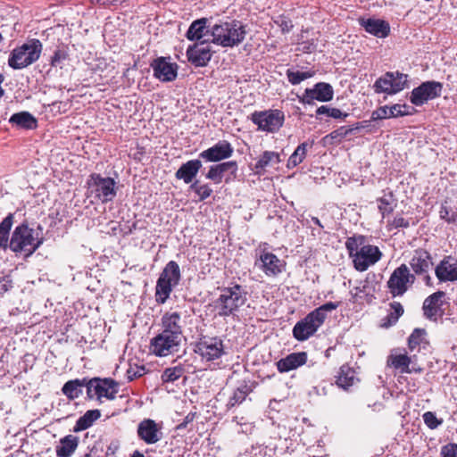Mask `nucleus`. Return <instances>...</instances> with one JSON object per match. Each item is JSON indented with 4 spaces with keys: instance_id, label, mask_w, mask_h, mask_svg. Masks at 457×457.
I'll use <instances>...</instances> for the list:
<instances>
[{
    "instance_id": "nucleus-7",
    "label": "nucleus",
    "mask_w": 457,
    "mask_h": 457,
    "mask_svg": "<svg viewBox=\"0 0 457 457\" xmlns=\"http://www.w3.org/2000/svg\"><path fill=\"white\" fill-rule=\"evenodd\" d=\"M268 243H261L255 249L254 267L268 278H276L286 270L287 262L269 251Z\"/></svg>"
},
{
    "instance_id": "nucleus-17",
    "label": "nucleus",
    "mask_w": 457,
    "mask_h": 457,
    "mask_svg": "<svg viewBox=\"0 0 457 457\" xmlns=\"http://www.w3.org/2000/svg\"><path fill=\"white\" fill-rule=\"evenodd\" d=\"M153 75L162 82H171L177 79L179 66L170 62V57H158L151 64Z\"/></svg>"
},
{
    "instance_id": "nucleus-33",
    "label": "nucleus",
    "mask_w": 457,
    "mask_h": 457,
    "mask_svg": "<svg viewBox=\"0 0 457 457\" xmlns=\"http://www.w3.org/2000/svg\"><path fill=\"white\" fill-rule=\"evenodd\" d=\"M337 385L344 390H348L351 386L359 382L355 370L348 365H343L340 368L337 377Z\"/></svg>"
},
{
    "instance_id": "nucleus-26",
    "label": "nucleus",
    "mask_w": 457,
    "mask_h": 457,
    "mask_svg": "<svg viewBox=\"0 0 457 457\" xmlns=\"http://www.w3.org/2000/svg\"><path fill=\"white\" fill-rule=\"evenodd\" d=\"M181 317L178 312L165 313L162 318V333L182 339Z\"/></svg>"
},
{
    "instance_id": "nucleus-25",
    "label": "nucleus",
    "mask_w": 457,
    "mask_h": 457,
    "mask_svg": "<svg viewBox=\"0 0 457 457\" xmlns=\"http://www.w3.org/2000/svg\"><path fill=\"white\" fill-rule=\"evenodd\" d=\"M410 265L415 274H427L433 265L432 257L428 251L417 249L414 251Z\"/></svg>"
},
{
    "instance_id": "nucleus-6",
    "label": "nucleus",
    "mask_w": 457,
    "mask_h": 457,
    "mask_svg": "<svg viewBox=\"0 0 457 457\" xmlns=\"http://www.w3.org/2000/svg\"><path fill=\"white\" fill-rule=\"evenodd\" d=\"M181 280V271L175 261H170L162 269L155 285L154 297L159 304H163L170 298L174 287Z\"/></svg>"
},
{
    "instance_id": "nucleus-59",
    "label": "nucleus",
    "mask_w": 457,
    "mask_h": 457,
    "mask_svg": "<svg viewBox=\"0 0 457 457\" xmlns=\"http://www.w3.org/2000/svg\"><path fill=\"white\" fill-rule=\"evenodd\" d=\"M370 121H371V120L357 122L355 125L352 126V129H354V131L358 130V129H369V128L370 126Z\"/></svg>"
},
{
    "instance_id": "nucleus-44",
    "label": "nucleus",
    "mask_w": 457,
    "mask_h": 457,
    "mask_svg": "<svg viewBox=\"0 0 457 457\" xmlns=\"http://www.w3.org/2000/svg\"><path fill=\"white\" fill-rule=\"evenodd\" d=\"M426 330L423 328H415L408 338V347L411 351L420 348L421 345H426Z\"/></svg>"
},
{
    "instance_id": "nucleus-39",
    "label": "nucleus",
    "mask_w": 457,
    "mask_h": 457,
    "mask_svg": "<svg viewBox=\"0 0 457 457\" xmlns=\"http://www.w3.org/2000/svg\"><path fill=\"white\" fill-rule=\"evenodd\" d=\"M403 314V307L399 302L390 303V310L386 316L381 320V327L388 328L396 324L399 318Z\"/></svg>"
},
{
    "instance_id": "nucleus-28",
    "label": "nucleus",
    "mask_w": 457,
    "mask_h": 457,
    "mask_svg": "<svg viewBox=\"0 0 457 457\" xmlns=\"http://www.w3.org/2000/svg\"><path fill=\"white\" fill-rule=\"evenodd\" d=\"M202 168V162L198 159H192L183 163L176 171L175 177L186 184L193 183V179Z\"/></svg>"
},
{
    "instance_id": "nucleus-12",
    "label": "nucleus",
    "mask_w": 457,
    "mask_h": 457,
    "mask_svg": "<svg viewBox=\"0 0 457 457\" xmlns=\"http://www.w3.org/2000/svg\"><path fill=\"white\" fill-rule=\"evenodd\" d=\"M194 351L205 361H215L225 354L223 341L219 337H201L195 343Z\"/></svg>"
},
{
    "instance_id": "nucleus-64",
    "label": "nucleus",
    "mask_w": 457,
    "mask_h": 457,
    "mask_svg": "<svg viewBox=\"0 0 457 457\" xmlns=\"http://www.w3.org/2000/svg\"><path fill=\"white\" fill-rule=\"evenodd\" d=\"M130 457H145L139 451H135Z\"/></svg>"
},
{
    "instance_id": "nucleus-53",
    "label": "nucleus",
    "mask_w": 457,
    "mask_h": 457,
    "mask_svg": "<svg viewBox=\"0 0 457 457\" xmlns=\"http://www.w3.org/2000/svg\"><path fill=\"white\" fill-rule=\"evenodd\" d=\"M440 218L445 220L448 223H453L457 219V214L452 213L450 215V210L445 204H442L440 207Z\"/></svg>"
},
{
    "instance_id": "nucleus-49",
    "label": "nucleus",
    "mask_w": 457,
    "mask_h": 457,
    "mask_svg": "<svg viewBox=\"0 0 457 457\" xmlns=\"http://www.w3.org/2000/svg\"><path fill=\"white\" fill-rule=\"evenodd\" d=\"M273 22L280 29L283 34L289 33L293 29L292 21L285 15H278L272 18Z\"/></svg>"
},
{
    "instance_id": "nucleus-55",
    "label": "nucleus",
    "mask_w": 457,
    "mask_h": 457,
    "mask_svg": "<svg viewBox=\"0 0 457 457\" xmlns=\"http://www.w3.org/2000/svg\"><path fill=\"white\" fill-rule=\"evenodd\" d=\"M196 413L190 411L184 418L183 421L176 426V430H184L187 428V425L195 419Z\"/></svg>"
},
{
    "instance_id": "nucleus-1",
    "label": "nucleus",
    "mask_w": 457,
    "mask_h": 457,
    "mask_svg": "<svg viewBox=\"0 0 457 457\" xmlns=\"http://www.w3.org/2000/svg\"><path fill=\"white\" fill-rule=\"evenodd\" d=\"M345 245L353 268L360 272L366 271L379 262L383 256L377 245L367 244V237L363 235L348 237Z\"/></svg>"
},
{
    "instance_id": "nucleus-47",
    "label": "nucleus",
    "mask_w": 457,
    "mask_h": 457,
    "mask_svg": "<svg viewBox=\"0 0 457 457\" xmlns=\"http://www.w3.org/2000/svg\"><path fill=\"white\" fill-rule=\"evenodd\" d=\"M353 131L354 129H352V126H342L327 135L325 139L329 138L331 141L341 142L342 139L352 134Z\"/></svg>"
},
{
    "instance_id": "nucleus-37",
    "label": "nucleus",
    "mask_w": 457,
    "mask_h": 457,
    "mask_svg": "<svg viewBox=\"0 0 457 457\" xmlns=\"http://www.w3.org/2000/svg\"><path fill=\"white\" fill-rule=\"evenodd\" d=\"M100 417L101 411L97 409L87 411L85 414L79 417L76 421L73 427V432L77 433L89 428Z\"/></svg>"
},
{
    "instance_id": "nucleus-4",
    "label": "nucleus",
    "mask_w": 457,
    "mask_h": 457,
    "mask_svg": "<svg viewBox=\"0 0 457 457\" xmlns=\"http://www.w3.org/2000/svg\"><path fill=\"white\" fill-rule=\"evenodd\" d=\"M246 33V26L240 21H220L212 28V43L223 47H234L244 41Z\"/></svg>"
},
{
    "instance_id": "nucleus-57",
    "label": "nucleus",
    "mask_w": 457,
    "mask_h": 457,
    "mask_svg": "<svg viewBox=\"0 0 457 457\" xmlns=\"http://www.w3.org/2000/svg\"><path fill=\"white\" fill-rule=\"evenodd\" d=\"M125 0H91L93 4L100 5V6H111V5H118L123 3Z\"/></svg>"
},
{
    "instance_id": "nucleus-31",
    "label": "nucleus",
    "mask_w": 457,
    "mask_h": 457,
    "mask_svg": "<svg viewBox=\"0 0 457 457\" xmlns=\"http://www.w3.org/2000/svg\"><path fill=\"white\" fill-rule=\"evenodd\" d=\"M378 209L380 212L382 219L391 214L397 205V199L390 189L383 191V195L377 199Z\"/></svg>"
},
{
    "instance_id": "nucleus-10",
    "label": "nucleus",
    "mask_w": 457,
    "mask_h": 457,
    "mask_svg": "<svg viewBox=\"0 0 457 457\" xmlns=\"http://www.w3.org/2000/svg\"><path fill=\"white\" fill-rule=\"evenodd\" d=\"M250 120L257 126V129L267 133L278 132L285 121V114L278 109L255 111L251 113Z\"/></svg>"
},
{
    "instance_id": "nucleus-22",
    "label": "nucleus",
    "mask_w": 457,
    "mask_h": 457,
    "mask_svg": "<svg viewBox=\"0 0 457 457\" xmlns=\"http://www.w3.org/2000/svg\"><path fill=\"white\" fill-rule=\"evenodd\" d=\"M188 62L195 67H204L211 61L212 53L204 42L188 46L186 52Z\"/></svg>"
},
{
    "instance_id": "nucleus-43",
    "label": "nucleus",
    "mask_w": 457,
    "mask_h": 457,
    "mask_svg": "<svg viewBox=\"0 0 457 457\" xmlns=\"http://www.w3.org/2000/svg\"><path fill=\"white\" fill-rule=\"evenodd\" d=\"M186 370L182 365L166 368L162 373V383H173L182 377H185Z\"/></svg>"
},
{
    "instance_id": "nucleus-21",
    "label": "nucleus",
    "mask_w": 457,
    "mask_h": 457,
    "mask_svg": "<svg viewBox=\"0 0 457 457\" xmlns=\"http://www.w3.org/2000/svg\"><path fill=\"white\" fill-rule=\"evenodd\" d=\"M137 436L147 445H154L162 438V426L154 420L145 419L137 426Z\"/></svg>"
},
{
    "instance_id": "nucleus-35",
    "label": "nucleus",
    "mask_w": 457,
    "mask_h": 457,
    "mask_svg": "<svg viewBox=\"0 0 457 457\" xmlns=\"http://www.w3.org/2000/svg\"><path fill=\"white\" fill-rule=\"evenodd\" d=\"M313 145L314 140L301 143L289 156L287 162V168L293 169L302 163L307 155L308 149L312 148Z\"/></svg>"
},
{
    "instance_id": "nucleus-32",
    "label": "nucleus",
    "mask_w": 457,
    "mask_h": 457,
    "mask_svg": "<svg viewBox=\"0 0 457 457\" xmlns=\"http://www.w3.org/2000/svg\"><path fill=\"white\" fill-rule=\"evenodd\" d=\"M253 392V386L246 381H243L228 398L226 407L230 410L243 403L246 397Z\"/></svg>"
},
{
    "instance_id": "nucleus-34",
    "label": "nucleus",
    "mask_w": 457,
    "mask_h": 457,
    "mask_svg": "<svg viewBox=\"0 0 457 457\" xmlns=\"http://www.w3.org/2000/svg\"><path fill=\"white\" fill-rule=\"evenodd\" d=\"M388 363L396 370H400L402 373L420 372V368H410L411 359L405 353H393L390 355Z\"/></svg>"
},
{
    "instance_id": "nucleus-38",
    "label": "nucleus",
    "mask_w": 457,
    "mask_h": 457,
    "mask_svg": "<svg viewBox=\"0 0 457 457\" xmlns=\"http://www.w3.org/2000/svg\"><path fill=\"white\" fill-rule=\"evenodd\" d=\"M79 438L68 435L59 440V457H70L77 449Z\"/></svg>"
},
{
    "instance_id": "nucleus-36",
    "label": "nucleus",
    "mask_w": 457,
    "mask_h": 457,
    "mask_svg": "<svg viewBox=\"0 0 457 457\" xmlns=\"http://www.w3.org/2000/svg\"><path fill=\"white\" fill-rule=\"evenodd\" d=\"M9 122L20 129H34L37 127V119L28 112H21L11 116Z\"/></svg>"
},
{
    "instance_id": "nucleus-48",
    "label": "nucleus",
    "mask_w": 457,
    "mask_h": 457,
    "mask_svg": "<svg viewBox=\"0 0 457 457\" xmlns=\"http://www.w3.org/2000/svg\"><path fill=\"white\" fill-rule=\"evenodd\" d=\"M317 115L326 114L328 117L334 119H343L347 117V113H344L340 109L334 107H328L326 105H321L316 110Z\"/></svg>"
},
{
    "instance_id": "nucleus-63",
    "label": "nucleus",
    "mask_w": 457,
    "mask_h": 457,
    "mask_svg": "<svg viewBox=\"0 0 457 457\" xmlns=\"http://www.w3.org/2000/svg\"><path fill=\"white\" fill-rule=\"evenodd\" d=\"M425 277H424V279H425V282H426V285L428 286H430L431 285V278L430 276L427 273V274H423Z\"/></svg>"
},
{
    "instance_id": "nucleus-61",
    "label": "nucleus",
    "mask_w": 457,
    "mask_h": 457,
    "mask_svg": "<svg viewBox=\"0 0 457 457\" xmlns=\"http://www.w3.org/2000/svg\"><path fill=\"white\" fill-rule=\"evenodd\" d=\"M399 106L401 107L400 108L401 112H403L402 117L411 114V107L409 105H407V104H399Z\"/></svg>"
},
{
    "instance_id": "nucleus-56",
    "label": "nucleus",
    "mask_w": 457,
    "mask_h": 457,
    "mask_svg": "<svg viewBox=\"0 0 457 457\" xmlns=\"http://www.w3.org/2000/svg\"><path fill=\"white\" fill-rule=\"evenodd\" d=\"M13 222V215L8 214L0 223V230L10 232Z\"/></svg>"
},
{
    "instance_id": "nucleus-54",
    "label": "nucleus",
    "mask_w": 457,
    "mask_h": 457,
    "mask_svg": "<svg viewBox=\"0 0 457 457\" xmlns=\"http://www.w3.org/2000/svg\"><path fill=\"white\" fill-rule=\"evenodd\" d=\"M144 373H145V368L143 366L136 367V368L129 367L127 370L126 376L129 381H132L133 379L143 376Z\"/></svg>"
},
{
    "instance_id": "nucleus-41",
    "label": "nucleus",
    "mask_w": 457,
    "mask_h": 457,
    "mask_svg": "<svg viewBox=\"0 0 457 457\" xmlns=\"http://www.w3.org/2000/svg\"><path fill=\"white\" fill-rule=\"evenodd\" d=\"M399 104H395L390 107L385 105L373 111L371 113V120H378L387 118L402 117L403 112L400 111Z\"/></svg>"
},
{
    "instance_id": "nucleus-23",
    "label": "nucleus",
    "mask_w": 457,
    "mask_h": 457,
    "mask_svg": "<svg viewBox=\"0 0 457 457\" xmlns=\"http://www.w3.org/2000/svg\"><path fill=\"white\" fill-rule=\"evenodd\" d=\"M435 273L440 282L457 281V260L445 256L436 267Z\"/></svg>"
},
{
    "instance_id": "nucleus-16",
    "label": "nucleus",
    "mask_w": 457,
    "mask_h": 457,
    "mask_svg": "<svg viewBox=\"0 0 457 457\" xmlns=\"http://www.w3.org/2000/svg\"><path fill=\"white\" fill-rule=\"evenodd\" d=\"M181 339L160 332L150 341V351L156 356L165 357L178 351Z\"/></svg>"
},
{
    "instance_id": "nucleus-46",
    "label": "nucleus",
    "mask_w": 457,
    "mask_h": 457,
    "mask_svg": "<svg viewBox=\"0 0 457 457\" xmlns=\"http://www.w3.org/2000/svg\"><path fill=\"white\" fill-rule=\"evenodd\" d=\"M313 76L312 71H293L291 69H288L287 71V78L292 85H298L302 81L310 79Z\"/></svg>"
},
{
    "instance_id": "nucleus-51",
    "label": "nucleus",
    "mask_w": 457,
    "mask_h": 457,
    "mask_svg": "<svg viewBox=\"0 0 457 457\" xmlns=\"http://www.w3.org/2000/svg\"><path fill=\"white\" fill-rule=\"evenodd\" d=\"M441 457H457V444L448 443L441 447Z\"/></svg>"
},
{
    "instance_id": "nucleus-42",
    "label": "nucleus",
    "mask_w": 457,
    "mask_h": 457,
    "mask_svg": "<svg viewBox=\"0 0 457 457\" xmlns=\"http://www.w3.org/2000/svg\"><path fill=\"white\" fill-rule=\"evenodd\" d=\"M206 21L205 18L193 21L187 31V38L190 41L200 40L204 35Z\"/></svg>"
},
{
    "instance_id": "nucleus-20",
    "label": "nucleus",
    "mask_w": 457,
    "mask_h": 457,
    "mask_svg": "<svg viewBox=\"0 0 457 457\" xmlns=\"http://www.w3.org/2000/svg\"><path fill=\"white\" fill-rule=\"evenodd\" d=\"M237 170L238 165L236 161L224 162L210 166L208 172L205 174V178L213 181L214 184H220L222 182L224 173L226 171H229L230 175L225 179V182L228 183L232 179H236Z\"/></svg>"
},
{
    "instance_id": "nucleus-27",
    "label": "nucleus",
    "mask_w": 457,
    "mask_h": 457,
    "mask_svg": "<svg viewBox=\"0 0 457 457\" xmlns=\"http://www.w3.org/2000/svg\"><path fill=\"white\" fill-rule=\"evenodd\" d=\"M307 361V353L305 352L292 353L285 358L277 361V369L280 373H286L295 370Z\"/></svg>"
},
{
    "instance_id": "nucleus-13",
    "label": "nucleus",
    "mask_w": 457,
    "mask_h": 457,
    "mask_svg": "<svg viewBox=\"0 0 457 457\" xmlns=\"http://www.w3.org/2000/svg\"><path fill=\"white\" fill-rule=\"evenodd\" d=\"M87 395L89 399L103 397L113 400L119 392V384L112 378H94L86 383Z\"/></svg>"
},
{
    "instance_id": "nucleus-29",
    "label": "nucleus",
    "mask_w": 457,
    "mask_h": 457,
    "mask_svg": "<svg viewBox=\"0 0 457 457\" xmlns=\"http://www.w3.org/2000/svg\"><path fill=\"white\" fill-rule=\"evenodd\" d=\"M361 25L368 33L380 38L386 37L390 32L388 22L379 19L361 20Z\"/></svg>"
},
{
    "instance_id": "nucleus-18",
    "label": "nucleus",
    "mask_w": 457,
    "mask_h": 457,
    "mask_svg": "<svg viewBox=\"0 0 457 457\" xmlns=\"http://www.w3.org/2000/svg\"><path fill=\"white\" fill-rule=\"evenodd\" d=\"M334 90L330 84L326 82L316 83L313 87L306 88L302 96H298L299 102L303 104H312L314 101L328 102L333 98Z\"/></svg>"
},
{
    "instance_id": "nucleus-14",
    "label": "nucleus",
    "mask_w": 457,
    "mask_h": 457,
    "mask_svg": "<svg viewBox=\"0 0 457 457\" xmlns=\"http://www.w3.org/2000/svg\"><path fill=\"white\" fill-rule=\"evenodd\" d=\"M442 91L443 84L441 82L428 80L412 89L410 101L416 106H421L428 101L439 97Z\"/></svg>"
},
{
    "instance_id": "nucleus-3",
    "label": "nucleus",
    "mask_w": 457,
    "mask_h": 457,
    "mask_svg": "<svg viewBox=\"0 0 457 457\" xmlns=\"http://www.w3.org/2000/svg\"><path fill=\"white\" fill-rule=\"evenodd\" d=\"M245 287L237 283H230L220 288V295L214 301V308L219 317L234 316L247 301Z\"/></svg>"
},
{
    "instance_id": "nucleus-8",
    "label": "nucleus",
    "mask_w": 457,
    "mask_h": 457,
    "mask_svg": "<svg viewBox=\"0 0 457 457\" xmlns=\"http://www.w3.org/2000/svg\"><path fill=\"white\" fill-rule=\"evenodd\" d=\"M87 195L102 204L111 202L117 195L116 182L110 177L92 173L87 181Z\"/></svg>"
},
{
    "instance_id": "nucleus-50",
    "label": "nucleus",
    "mask_w": 457,
    "mask_h": 457,
    "mask_svg": "<svg viewBox=\"0 0 457 457\" xmlns=\"http://www.w3.org/2000/svg\"><path fill=\"white\" fill-rule=\"evenodd\" d=\"M425 425L430 429H436L443 424L442 419H437L433 411H426L422 415Z\"/></svg>"
},
{
    "instance_id": "nucleus-40",
    "label": "nucleus",
    "mask_w": 457,
    "mask_h": 457,
    "mask_svg": "<svg viewBox=\"0 0 457 457\" xmlns=\"http://www.w3.org/2000/svg\"><path fill=\"white\" fill-rule=\"evenodd\" d=\"M87 382L86 378L70 380L63 385L62 391L69 399H76L82 395L83 387H86Z\"/></svg>"
},
{
    "instance_id": "nucleus-52",
    "label": "nucleus",
    "mask_w": 457,
    "mask_h": 457,
    "mask_svg": "<svg viewBox=\"0 0 457 457\" xmlns=\"http://www.w3.org/2000/svg\"><path fill=\"white\" fill-rule=\"evenodd\" d=\"M410 220L402 216H395L391 221H388V226L392 228H407L410 227Z\"/></svg>"
},
{
    "instance_id": "nucleus-9",
    "label": "nucleus",
    "mask_w": 457,
    "mask_h": 457,
    "mask_svg": "<svg viewBox=\"0 0 457 457\" xmlns=\"http://www.w3.org/2000/svg\"><path fill=\"white\" fill-rule=\"evenodd\" d=\"M41 51V42L36 38L29 39L11 52L8 64L14 70L26 68L38 60Z\"/></svg>"
},
{
    "instance_id": "nucleus-24",
    "label": "nucleus",
    "mask_w": 457,
    "mask_h": 457,
    "mask_svg": "<svg viewBox=\"0 0 457 457\" xmlns=\"http://www.w3.org/2000/svg\"><path fill=\"white\" fill-rule=\"evenodd\" d=\"M445 296L444 291H436L425 299L422 309L427 319L436 320L440 315Z\"/></svg>"
},
{
    "instance_id": "nucleus-19",
    "label": "nucleus",
    "mask_w": 457,
    "mask_h": 457,
    "mask_svg": "<svg viewBox=\"0 0 457 457\" xmlns=\"http://www.w3.org/2000/svg\"><path fill=\"white\" fill-rule=\"evenodd\" d=\"M233 154L232 145L227 140H220L212 146L202 151L199 157L208 162H219L230 158Z\"/></svg>"
},
{
    "instance_id": "nucleus-5",
    "label": "nucleus",
    "mask_w": 457,
    "mask_h": 457,
    "mask_svg": "<svg viewBox=\"0 0 457 457\" xmlns=\"http://www.w3.org/2000/svg\"><path fill=\"white\" fill-rule=\"evenodd\" d=\"M43 238L37 229L22 223L17 226L10 239V249L16 253L31 255L42 244Z\"/></svg>"
},
{
    "instance_id": "nucleus-11",
    "label": "nucleus",
    "mask_w": 457,
    "mask_h": 457,
    "mask_svg": "<svg viewBox=\"0 0 457 457\" xmlns=\"http://www.w3.org/2000/svg\"><path fill=\"white\" fill-rule=\"evenodd\" d=\"M408 82V75L399 71H387L379 77L373 85L377 94L395 95L403 90Z\"/></svg>"
},
{
    "instance_id": "nucleus-30",
    "label": "nucleus",
    "mask_w": 457,
    "mask_h": 457,
    "mask_svg": "<svg viewBox=\"0 0 457 457\" xmlns=\"http://www.w3.org/2000/svg\"><path fill=\"white\" fill-rule=\"evenodd\" d=\"M280 162L281 160L278 153L274 151H264L260 155L252 170L254 174L262 176L265 173L268 167L278 164Z\"/></svg>"
},
{
    "instance_id": "nucleus-60",
    "label": "nucleus",
    "mask_w": 457,
    "mask_h": 457,
    "mask_svg": "<svg viewBox=\"0 0 457 457\" xmlns=\"http://www.w3.org/2000/svg\"><path fill=\"white\" fill-rule=\"evenodd\" d=\"M10 281L5 279L0 280V292H6L12 287Z\"/></svg>"
},
{
    "instance_id": "nucleus-58",
    "label": "nucleus",
    "mask_w": 457,
    "mask_h": 457,
    "mask_svg": "<svg viewBox=\"0 0 457 457\" xmlns=\"http://www.w3.org/2000/svg\"><path fill=\"white\" fill-rule=\"evenodd\" d=\"M9 234L10 232L0 230V248L4 250H5L8 246L10 247Z\"/></svg>"
},
{
    "instance_id": "nucleus-15",
    "label": "nucleus",
    "mask_w": 457,
    "mask_h": 457,
    "mask_svg": "<svg viewBox=\"0 0 457 457\" xmlns=\"http://www.w3.org/2000/svg\"><path fill=\"white\" fill-rule=\"evenodd\" d=\"M414 276L405 264L400 265L391 274L387 287L393 297L403 295L408 289V284L413 283Z\"/></svg>"
},
{
    "instance_id": "nucleus-62",
    "label": "nucleus",
    "mask_w": 457,
    "mask_h": 457,
    "mask_svg": "<svg viewBox=\"0 0 457 457\" xmlns=\"http://www.w3.org/2000/svg\"><path fill=\"white\" fill-rule=\"evenodd\" d=\"M312 221L315 225L319 226L320 228H323V225L321 224L320 220L317 217H312Z\"/></svg>"
},
{
    "instance_id": "nucleus-2",
    "label": "nucleus",
    "mask_w": 457,
    "mask_h": 457,
    "mask_svg": "<svg viewBox=\"0 0 457 457\" xmlns=\"http://www.w3.org/2000/svg\"><path fill=\"white\" fill-rule=\"evenodd\" d=\"M340 303V302H328L309 312L294 326V337L300 342L309 339L323 325L327 319L328 312L337 309Z\"/></svg>"
},
{
    "instance_id": "nucleus-45",
    "label": "nucleus",
    "mask_w": 457,
    "mask_h": 457,
    "mask_svg": "<svg viewBox=\"0 0 457 457\" xmlns=\"http://www.w3.org/2000/svg\"><path fill=\"white\" fill-rule=\"evenodd\" d=\"M190 189L198 196L199 201L209 198L213 192L209 184H200L199 180H195L190 185Z\"/></svg>"
}]
</instances>
